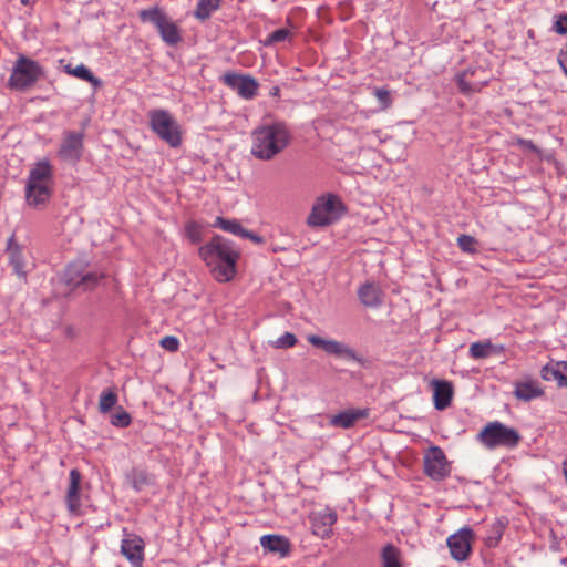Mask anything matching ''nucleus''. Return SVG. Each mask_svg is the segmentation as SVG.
<instances>
[{"instance_id": "nucleus-1", "label": "nucleus", "mask_w": 567, "mask_h": 567, "mask_svg": "<svg viewBox=\"0 0 567 567\" xmlns=\"http://www.w3.org/2000/svg\"><path fill=\"white\" fill-rule=\"evenodd\" d=\"M199 256L217 281L228 282L235 277L240 254L228 239L219 235L214 236L199 248Z\"/></svg>"}, {"instance_id": "nucleus-2", "label": "nucleus", "mask_w": 567, "mask_h": 567, "mask_svg": "<svg viewBox=\"0 0 567 567\" xmlns=\"http://www.w3.org/2000/svg\"><path fill=\"white\" fill-rule=\"evenodd\" d=\"M290 140L291 134L285 123L260 125L251 134V154L258 159H272L289 145Z\"/></svg>"}, {"instance_id": "nucleus-3", "label": "nucleus", "mask_w": 567, "mask_h": 567, "mask_svg": "<svg viewBox=\"0 0 567 567\" xmlns=\"http://www.w3.org/2000/svg\"><path fill=\"white\" fill-rule=\"evenodd\" d=\"M53 190V168L48 159L39 161L29 172L25 199L29 206L47 205Z\"/></svg>"}, {"instance_id": "nucleus-4", "label": "nucleus", "mask_w": 567, "mask_h": 567, "mask_svg": "<svg viewBox=\"0 0 567 567\" xmlns=\"http://www.w3.org/2000/svg\"><path fill=\"white\" fill-rule=\"evenodd\" d=\"M346 213V206L339 196L324 194L318 197L306 223L309 227H327L339 220Z\"/></svg>"}, {"instance_id": "nucleus-5", "label": "nucleus", "mask_w": 567, "mask_h": 567, "mask_svg": "<svg viewBox=\"0 0 567 567\" xmlns=\"http://www.w3.org/2000/svg\"><path fill=\"white\" fill-rule=\"evenodd\" d=\"M478 441L487 449H514L520 441V434L499 421L487 423L477 435Z\"/></svg>"}, {"instance_id": "nucleus-6", "label": "nucleus", "mask_w": 567, "mask_h": 567, "mask_svg": "<svg viewBox=\"0 0 567 567\" xmlns=\"http://www.w3.org/2000/svg\"><path fill=\"white\" fill-rule=\"evenodd\" d=\"M151 130L171 147L182 144V130L175 117L166 110H151L147 113Z\"/></svg>"}, {"instance_id": "nucleus-7", "label": "nucleus", "mask_w": 567, "mask_h": 567, "mask_svg": "<svg viewBox=\"0 0 567 567\" xmlns=\"http://www.w3.org/2000/svg\"><path fill=\"white\" fill-rule=\"evenodd\" d=\"M138 17L142 22L152 23L159 33L163 42L166 44L176 45L182 41L179 27L165 13L161 7L155 6L148 9H143L138 12Z\"/></svg>"}, {"instance_id": "nucleus-8", "label": "nucleus", "mask_w": 567, "mask_h": 567, "mask_svg": "<svg viewBox=\"0 0 567 567\" xmlns=\"http://www.w3.org/2000/svg\"><path fill=\"white\" fill-rule=\"evenodd\" d=\"M42 75L43 70L38 62L21 55L17 59L12 68V72L8 80V86L12 90L25 91Z\"/></svg>"}, {"instance_id": "nucleus-9", "label": "nucleus", "mask_w": 567, "mask_h": 567, "mask_svg": "<svg viewBox=\"0 0 567 567\" xmlns=\"http://www.w3.org/2000/svg\"><path fill=\"white\" fill-rule=\"evenodd\" d=\"M474 538V532L468 526H464L450 535L446 539V544L451 557L456 561H465L468 559Z\"/></svg>"}, {"instance_id": "nucleus-10", "label": "nucleus", "mask_w": 567, "mask_h": 567, "mask_svg": "<svg viewBox=\"0 0 567 567\" xmlns=\"http://www.w3.org/2000/svg\"><path fill=\"white\" fill-rule=\"evenodd\" d=\"M424 473L432 480L440 481L450 474V465L443 450L431 446L423 457Z\"/></svg>"}, {"instance_id": "nucleus-11", "label": "nucleus", "mask_w": 567, "mask_h": 567, "mask_svg": "<svg viewBox=\"0 0 567 567\" xmlns=\"http://www.w3.org/2000/svg\"><path fill=\"white\" fill-rule=\"evenodd\" d=\"M307 340L310 344L323 350L327 354L353 360L360 363L362 362V360L358 357L355 351L343 342L333 339H324L317 334H309L307 337Z\"/></svg>"}, {"instance_id": "nucleus-12", "label": "nucleus", "mask_w": 567, "mask_h": 567, "mask_svg": "<svg viewBox=\"0 0 567 567\" xmlns=\"http://www.w3.org/2000/svg\"><path fill=\"white\" fill-rule=\"evenodd\" d=\"M223 83L234 90L240 97L252 100L258 92L259 84L250 75L238 73H226L221 78Z\"/></svg>"}, {"instance_id": "nucleus-13", "label": "nucleus", "mask_w": 567, "mask_h": 567, "mask_svg": "<svg viewBox=\"0 0 567 567\" xmlns=\"http://www.w3.org/2000/svg\"><path fill=\"white\" fill-rule=\"evenodd\" d=\"M144 540L138 535L127 533L126 529H124L121 553L133 567H142L144 561Z\"/></svg>"}, {"instance_id": "nucleus-14", "label": "nucleus", "mask_w": 567, "mask_h": 567, "mask_svg": "<svg viewBox=\"0 0 567 567\" xmlns=\"http://www.w3.org/2000/svg\"><path fill=\"white\" fill-rule=\"evenodd\" d=\"M488 81L485 71L481 68L474 70L468 69L457 76L458 89L466 95L480 92L487 85Z\"/></svg>"}, {"instance_id": "nucleus-15", "label": "nucleus", "mask_w": 567, "mask_h": 567, "mask_svg": "<svg viewBox=\"0 0 567 567\" xmlns=\"http://www.w3.org/2000/svg\"><path fill=\"white\" fill-rule=\"evenodd\" d=\"M6 254L14 274L20 278H25L28 274L27 259L23 254V246L16 240L14 234L8 238Z\"/></svg>"}, {"instance_id": "nucleus-16", "label": "nucleus", "mask_w": 567, "mask_h": 567, "mask_svg": "<svg viewBox=\"0 0 567 567\" xmlns=\"http://www.w3.org/2000/svg\"><path fill=\"white\" fill-rule=\"evenodd\" d=\"M311 522L312 533L324 539L329 538L332 534V526L337 522V514L330 509H323L312 513L309 516Z\"/></svg>"}, {"instance_id": "nucleus-17", "label": "nucleus", "mask_w": 567, "mask_h": 567, "mask_svg": "<svg viewBox=\"0 0 567 567\" xmlns=\"http://www.w3.org/2000/svg\"><path fill=\"white\" fill-rule=\"evenodd\" d=\"M83 135L81 133L70 132L65 134L59 155L68 162H78L82 155Z\"/></svg>"}, {"instance_id": "nucleus-18", "label": "nucleus", "mask_w": 567, "mask_h": 567, "mask_svg": "<svg viewBox=\"0 0 567 567\" xmlns=\"http://www.w3.org/2000/svg\"><path fill=\"white\" fill-rule=\"evenodd\" d=\"M431 386L433 389V403L435 409L442 411L451 405L454 389L450 381L445 380H432Z\"/></svg>"}, {"instance_id": "nucleus-19", "label": "nucleus", "mask_w": 567, "mask_h": 567, "mask_svg": "<svg viewBox=\"0 0 567 567\" xmlns=\"http://www.w3.org/2000/svg\"><path fill=\"white\" fill-rule=\"evenodd\" d=\"M69 480L70 483L65 495V503L70 513L79 514L81 508L80 485L82 481V475L79 470H71Z\"/></svg>"}, {"instance_id": "nucleus-20", "label": "nucleus", "mask_w": 567, "mask_h": 567, "mask_svg": "<svg viewBox=\"0 0 567 567\" xmlns=\"http://www.w3.org/2000/svg\"><path fill=\"white\" fill-rule=\"evenodd\" d=\"M260 546L264 550L278 554L280 557H286L291 550L290 542L287 537L276 534L264 535L260 537Z\"/></svg>"}, {"instance_id": "nucleus-21", "label": "nucleus", "mask_w": 567, "mask_h": 567, "mask_svg": "<svg viewBox=\"0 0 567 567\" xmlns=\"http://www.w3.org/2000/svg\"><path fill=\"white\" fill-rule=\"evenodd\" d=\"M514 395L522 401H532L544 395V390L536 380H525L515 383Z\"/></svg>"}, {"instance_id": "nucleus-22", "label": "nucleus", "mask_w": 567, "mask_h": 567, "mask_svg": "<svg viewBox=\"0 0 567 567\" xmlns=\"http://www.w3.org/2000/svg\"><path fill=\"white\" fill-rule=\"evenodd\" d=\"M368 415L369 411L367 409H351L333 415L330 420V424L337 427L349 429L353 426L358 420L364 419Z\"/></svg>"}, {"instance_id": "nucleus-23", "label": "nucleus", "mask_w": 567, "mask_h": 567, "mask_svg": "<svg viewBox=\"0 0 567 567\" xmlns=\"http://www.w3.org/2000/svg\"><path fill=\"white\" fill-rule=\"evenodd\" d=\"M360 301L367 307H377L382 302V291L378 285L367 282L358 290Z\"/></svg>"}, {"instance_id": "nucleus-24", "label": "nucleus", "mask_w": 567, "mask_h": 567, "mask_svg": "<svg viewBox=\"0 0 567 567\" xmlns=\"http://www.w3.org/2000/svg\"><path fill=\"white\" fill-rule=\"evenodd\" d=\"M380 558L382 567H402L401 551L392 544H388L382 548Z\"/></svg>"}, {"instance_id": "nucleus-25", "label": "nucleus", "mask_w": 567, "mask_h": 567, "mask_svg": "<svg viewBox=\"0 0 567 567\" xmlns=\"http://www.w3.org/2000/svg\"><path fill=\"white\" fill-rule=\"evenodd\" d=\"M65 71L66 73L75 78L90 82L95 87H99L102 84L101 80L95 78L93 73L90 71V69H87L84 64H80L74 68L71 65H66Z\"/></svg>"}, {"instance_id": "nucleus-26", "label": "nucleus", "mask_w": 567, "mask_h": 567, "mask_svg": "<svg viewBox=\"0 0 567 567\" xmlns=\"http://www.w3.org/2000/svg\"><path fill=\"white\" fill-rule=\"evenodd\" d=\"M220 0H198L194 16L200 21L207 20L219 8Z\"/></svg>"}, {"instance_id": "nucleus-27", "label": "nucleus", "mask_w": 567, "mask_h": 567, "mask_svg": "<svg viewBox=\"0 0 567 567\" xmlns=\"http://www.w3.org/2000/svg\"><path fill=\"white\" fill-rule=\"evenodd\" d=\"M130 482L134 489L142 491L144 487L153 483V477L145 470L134 468L128 475Z\"/></svg>"}, {"instance_id": "nucleus-28", "label": "nucleus", "mask_w": 567, "mask_h": 567, "mask_svg": "<svg viewBox=\"0 0 567 567\" xmlns=\"http://www.w3.org/2000/svg\"><path fill=\"white\" fill-rule=\"evenodd\" d=\"M213 226L238 237H243L246 230L238 220L225 219L223 217H217Z\"/></svg>"}, {"instance_id": "nucleus-29", "label": "nucleus", "mask_w": 567, "mask_h": 567, "mask_svg": "<svg viewBox=\"0 0 567 567\" xmlns=\"http://www.w3.org/2000/svg\"><path fill=\"white\" fill-rule=\"evenodd\" d=\"M101 278H103V275L91 272L82 276L81 279L76 281L75 278L71 276V269H68L66 272V280L69 284H73L75 287L83 286L85 289L94 288L99 284Z\"/></svg>"}, {"instance_id": "nucleus-30", "label": "nucleus", "mask_w": 567, "mask_h": 567, "mask_svg": "<svg viewBox=\"0 0 567 567\" xmlns=\"http://www.w3.org/2000/svg\"><path fill=\"white\" fill-rule=\"evenodd\" d=\"M493 344L491 341H480V342H473L470 346V355L473 359H485L488 358L493 353Z\"/></svg>"}, {"instance_id": "nucleus-31", "label": "nucleus", "mask_w": 567, "mask_h": 567, "mask_svg": "<svg viewBox=\"0 0 567 567\" xmlns=\"http://www.w3.org/2000/svg\"><path fill=\"white\" fill-rule=\"evenodd\" d=\"M117 403V394L114 390H104L99 400L100 412H109Z\"/></svg>"}, {"instance_id": "nucleus-32", "label": "nucleus", "mask_w": 567, "mask_h": 567, "mask_svg": "<svg viewBox=\"0 0 567 567\" xmlns=\"http://www.w3.org/2000/svg\"><path fill=\"white\" fill-rule=\"evenodd\" d=\"M540 375L545 381H556L557 384L560 386V382L563 379L560 372V362L545 365L540 371Z\"/></svg>"}, {"instance_id": "nucleus-33", "label": "nucleus", "mask_w": 567, "mask_h": 567, "mask_svg": "<svg viewBox=\"0 0 567 567\" xmlns=\"http://www.w3.org/2000/svg\"><path fill=\"white\" fill-rule=\"evenodd\" d=\"M297 342L298 339L293 333L286 332L275 341H271V347L276 349H289L295 347Z\"/></svg>"}, {"instance_id": "nucleus-34", "label": "nucleus", "mask_w": 567, "mask_h": 567, "mask_svg": "<svg viewBox=\"0 0 567 567\" xmlns=\"http://www.w3.org/2000/svg\"><path fill=\"white\" fill-rule=\"evenodd\" d=\"M291 33L288 29H278L274 32L269 33L268 37L265 39L264 44L265 45H272L278 42H284L290 38Z\"/></svg>"}, {"instance_id": "nucleus-35", "label": "nucleus", "mask_w": 567, "mask_h": 567, "mask_svg": "<svg viewBox=\"0 0 567 567\" xmlns=\"http://www.w3.org/2000/svg\"><path fill=\"white\" fill-rule=\"evenodd\" d=\"M492 534L486 537L485 544L488 547H496L502 538L504 526L502 523H495L492 525Z\"/></svg>"}, {"instance_id": "nucleus-36", "label": "nucleus", "mask_w": 567, "mask_h": 567, "mask_svg": "<svg viewBox=\"0 0 567 567\" xmlns=\"http://www.w3.org/2000/svg\"><path fill=\"white\" fill-rule=\"evenodd\" d=\"M457 245L464 252H476V240L470 235H460L457 238Z\"/></svg>"}, {"instance_id": "nucleus-37", "label": "nucleus", "mask_w": 567, "mask_h": 567, "mask_svg": "<svg viewBox=\"0 0 567 567\" xmlns=\"http://www.w3.org/2000/svg\"><path fill=\"white\" fill-rule=\"evenodd\" d=\"M185 234L189 241L197 244L202 239V228L195 221H189L185 226Z\"/></svg>"}, {"instance_id": "nucleus-38", "label": "nucleus", "mask_w": 567, "mask_h": 567, "mask_svg": "<svg viewBox=\"0 0 567 567\" xmlns=\"http://www.w3.org/2000/svg\"><path fill=\"white\" fill-rule=\"evenodd\" d=\"M131 421V415L123 409L117 410L111 417V423L117 427H126Z\"/></svg>"}, {"instance_id": "nucleus-39", "label": "nucleus", "mask_w": 567, "mask_h": 567, "mask_svg": "<svg viewBox=\"0 0 567 567\" xmlns=\"http://www.w3.org/2000/svg\"><path fill=\"white\" fill-rule=\"evenodd\" d=\"M159 344L165 350H168L171 352H175L179 348V340L174 336H166L161 339Z\"/></svg>"}, {"instance_id": "nucleus-40", "label": "nucleus", "mask_w": 567, "mask_h": 567, "mask_svg": "<svg viewBox=\"0 0 567 567\" xmlns=\"http://www.w3.org/2000/svg\"><path fill=\"white\" fill-rule=\"evenodd\" d=\"M553 29L558 34H567V14L557 16Z\"/></svg>"}, {"instance_id": "nucleus-41", "label": "nucleus", "mask_w": 567, "mask_h": 567, "mask_svg": "<svg viewBox=\"0 0 567 567\" xmlns=\"http://www.w3.org/2000/svg\"><path fill=\"white\" fill-rule=\"evenodd\" d=\"M374 95L378 101L382 104L384 109L389 107L391 104L390 92L385 89H375Z\"/></svg>"}, {"instance_id": "nucleus-42", "label": "nucleus", "mask_w": 567, "mask_h": 567, "mask_svg": "<svg viewBox=\"0 0 567 567\" xmlns=\"http://www.w3.org/2000/svg\"><path fill=\"white\" fill-rule=\"evenodd\" d=\"M241 238L249 239V240H251V241H254L255 244H258V245L265 244V239L261 236H259V235H257V234H255V233H252V231H250L248 229L245 230V233H244Z\"/></svg>"}, {"instance_id": "nucleus-43", "label": "nucleus", "mask_w": 567, "mask_h": 567, "mask_svg": "<svg viewBox=\"0 0 567 567\" xmlns=\"http://www.w3.org/2000/svg\"><path fill=\"white\" fill-rule=\"evenodd\" d=\"M559 64L567 75V43L558 56Z\"/></svg>"}, {"instance_id": "nucleus-44", "label": "nucleus", "mask_w": 567, "mask_h": 567, "mask_svg": "<svg viewBox=\"0 0 567 567\" xmlns=\"http://www.w3.org/2000/svg\"><path fill=\"white\" fill-rule=\"evenodd\" d=\"M560 372L563 375L560 386H567V362L560 361Z\"/></svg>"}, {"instance_id": "nucleus-45", "label": "nucleus", "mask_w": 567, "mask_h": 567, "mask_svg": "<svg viewBox=\"0 0 567 567\" xmlns=\"http://www.w3.org/2000/svg\"><path fill=\"white\" fill-rule=\"evenodd\" d=\"M518 144L522 145L524 148H527V150H530V151H534V152L537 151V148L534 145V143L532 141H529V140H519Z\"/></svg>"}, {"instance_id": "nucleus-46", "label": "nucleus", "mask_w": 567, "mask_h": 567, "mask_svg": "<svg viewBox=\"0 0 567 567\" xmlns=\"http://www.w3.org/2000/svg\"><path fill=\"white\" fill-rule=\"evenodd\" d=\"M270 94H271L272 96H279V94H280V89H279L278 86L272 87V89H271V91H270Z\"/></svg>"}, {"instance_id": "nucleus-47", "label": "nucleus", "mask_w": 567, "mask_h": 567, "mask_svg": "<svg viewBox=\"0 0 567 567\" xmlns=\"http://www.w3.org/2000/svg\"><path fill=\"white\" fill-rule=\"evenodd\" d=\"M29 2H30V0H21V3H22L23 6H28V4H29Z\"/></svg>"}]
</instances>
